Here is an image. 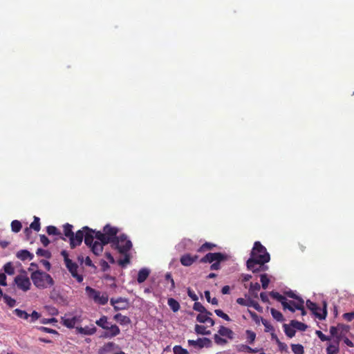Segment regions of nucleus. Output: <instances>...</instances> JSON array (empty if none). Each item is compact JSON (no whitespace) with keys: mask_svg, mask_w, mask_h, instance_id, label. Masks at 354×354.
<instances>
[{"mask_svg":"<svg viewBox=\"0 0 354 354\" xmlns=\"http://www.w3.org/2000/svg\"><path fill=\"white\" fill-rule=\"evenodd\" d=\"M270 261V256L266 248L259 241L254 244L250 258L247 261V268L254 273L266 271L268 267L265 266Z\"/></svg>","mask_w":354,"mask_h":354,"instance_id":"1","label":"nucleus"},{"mask_svg":"<svg viewBox=\"0 0 354 354\" xmlns=\"http://www.w3.org/2000/svg\"><path fill=\"white\" fill-rule=\"evenodd\" d=\"M228 255L224 253L215 252L207 253L202 257L199 262L201 263H212L210 266L211 270H218L221 268V263L228 260Z\"/></svg>","mask_w":354,"mask_h":354,"instance_id":"2","label":"nucleus"},{"mask_svg":"<svg viewBox=\"0 0 354 354\" xmlns=\"http://www.w3.org/2000/svg\"><path fill=\"white\" fill-rule=\"evenodd\" d=\"M30 278L34 285L40 289H45L54 285V280L52 277L41 270H35L32 272Z\"/></svg>","mask_w":354,"mask_h":354,"instance_id":"3","label":"nucleus"},{"mask_svg":"<svg viewBox=\"0 0 354 354\" xmlns=\"http://www.w3.org/2000/svg\"><path fill=\"white\" fill-rule=\"evenodd\" d=\"M111 248L118 250L121 254H126L131 249L132 243L131 241L128 240L127 235L122 234L111 243Z\"/></svg>","mask_w":354,"mask_h":354,"instance_id":"4","label":"nucleus"},{"mask_svg":"<svg viewBox=\"0 0 354 354\" xmlns=\"http://www.w3.org/2000/svg\"><path fill=\"white\" fill-rule=\"evenodd\" d=\"M85 291L88 297L93 299L96 304L105 305L108 302L109 297L106 292L101 293L100 291L90 286H86Z\"/></svg>","mask_w":354,"mask_h":354,"instance_id":"5","label":"nucleus"},{"mask_svg":"<svg viewBox=\"0 0 354 354\" xmlns=\"http://www.w3.org/2000/svg\"><path fill=\"white\" fill-rule=\"evenodd\" d=\"M270 295L274 299L281 302L283 306V310H289L292 313L295 312L297 308H295V305L297 304V301L288 300L286 296L281 295L278 292L272 291L270 292Z\"/></svg>","mask_w":354,"mask_h":354,"instance_id":"6","label":"nucleus"},{"mask_svg":"<svg viewBox=\"0 0 354 354\" xmlns=\"http://www.w3.org/2000/svg\"><path fill=\"white\" fill-rule=\"evenodd\" d=\"M306 307L312 312V313L319 319H324L326 318L327 315L326 302H324L322 313L319 312L321 310L320 308L315 302H313L309 299L306 300Z\"/></svg>","mask_w":354,"mask_h":354,"instance_id":"7","label":"nucleus"},{"mask_svg":"<svg viewBox=\"0 0 354 354\" xmlns=\"http://www.w3.org/2000/svg\"><path fill=\"white\" fill-rule=\"evenodd\" d=\"M110 304L116 311L125 310L129 307L128 299L123 297H118L117 299L111 298Z\"/></svg>","mask_w":354,"mask_h":354,"instance_id":"8","label":"nucleus"},{"mask_svg":"<svg viewBox=\"0 0 354 354\" xmlns=\"http://www.w3.org/2000/svg\"><path fill=\"white\" fill-rule=\"evenodd\" d=\"M103 232L105 234L106 239H109V243L111 244L118 237L117 236L118 228L111 226L109 224H106L104 226Z\"/></svg>","mask_w":354,"mask_h":354,"instance_id":"9","label":"nucleus"},{"mask_svg":"<svg viewBox=\"0 0 354 354\" xmlns=\"http://www.w3.org/2000/svg\"><path fill=\"white\" fill-rule=\"evenodd\" d=\"M66 266L72 277L77 281L79 283H82L84 281V276L78 273V265L73 261H68V263L66 264Z\"/></svg>","mask_w":354,"mask_h":354,"instance_id":"10","label":"nucleus"},{"mask_svg":"<svg viewBox=\"0 0 354 354\" xmlns=\"http://www.w3.org/2000/svg\"><path fill=\"white\" fill-rule=\"evenodd\" d=\"M188 345L194 346V348H209L212 345V342L207 337H202L196 339V340H188Z\"/></svg>","mask_w":354,"mask_h":354,"instance_id":"11","label":"nucleus"},{"mask_svg":"<svg viewBox=\"0 0 354 354\" xmlns=\"http://www.w3.org/2000/svg\"><path fill=\"white\" fill-rule=\"evenodd\" d=\"M70 245L72 249L81 245L84 240V230L82 228L79 230L75 234L73 232V236L69 238Z\"/></svg>","mask_w":354,"mask_h":354,"instance_id":"12","label":"nucleus"},{"mask_svg":"<svg viewBox=\"0 0 354 354\" xmlns=\"http://www.w3.org/2000/svg\"><path fill=\"white\" fill-rule=\"evenodd\" d=\"M236 303L241 306L253 307L259 312H262L263 310L262 307L259 304V303L251 299H245L244 298L239 297L236 299Z\"/></svg>","mask_w":354,"mask_h":354,"instance_id":"13","label":"nucleus"},{"mask_svg":"<svg viewBox=\"0 0 354 354\" xmlns=\"http://www.w3.org/2000/svg\"><path fill=\"white\" fill-rule=\"evenodd\" d=\"M84 244L87 246H91V245L94 243L93 240L95 239L94 230H91V228H88V226H84Z\"/></svg>","mask_w":354,"mask_h":354,"instance_id":"14","label":"nucleus"},{"mask_svg":"<svg viewBox=\"0 0 354 354\" xmlns=\"http://www.w3.org/2000/svg\"><path fill=\"white\" fill-rule=\"evenodd\" d=\"M62 324L69 328H73L75 327L77 323L80 322V317L78 316H68L66 315L64 317H62Z\"/></svg>","mask_w":354,"mask_h":354,"instance_id":"15","label":"nucleus"},{"mask_svg":"<svg viewBox=\"0 0 354 354\" xmlns=\"http://www.w3.org/2000/svg\"><path fill=\"white\" fill-rule=\"evenodd\" d=\"M120 333V328L116 324H109L108 328L105 329L102 336L104 337L111 338Z\"/></svg>","mask_w":354,"mask_h":354,"instance_id":"16","label":"nucleus"},{"mask_svg":"<svg viewBox=\"0 0 354 354\" xmlns=\"http://www.w3.org/2000/svg\"><path fill=\"white\" fill-rule=\"evenodd\" d=\"M198 259L197 255H191L185 254L180 257V261L181 264L185 267L191 266Z\"/></svg>","mask_w":354,"mask_h":354,"instance_id":"17","label":"nucleus"},{"mask_svg":"<svg viewBox=\"0 0 354 354\" xmlns=\"http://www.w3.org/2000/svg\"><path fill=\"white\" fill-rule=\"evenodd\" d=\"M30 229L35 232H39L41 229V223L39 217L35 216L33 221L30 223L29 228H25L24 233L28 237L30 233Z\"/></svg>","mask_w":354,"mask_h":354,"instance_id":"18","label":"nucleus"},{"mask_svg":"<svg viewBox=\"0 0 354 354\" xmlns=\"http://www.w3.org/2000/svg\"><path fill=\"white\" fill-rule=\"evenodd\" d=\"M114 348H118V346L113 342H108L98 348L97 354H109L113 352Z\"/></svg>","mask_w":354,"mask_h":354,"instance_id":"19","label":"nucleus"},{"mask_svg":"<svg viewBox=\"0 0 354 354\" xmlns=\"http://www.w3.org/2000/svg\"><path fill=\"white\" fill-rule=\"evenodd\" d=\"M96 332V328L91 325V326H76V333L83 334V335H93Z\"/></svg>","mask_w":354,"mask_h":354,"instance_id":"20","label":"nucleus"},{"mask_svg":"<svg viewBox=\"0 0 354 354\" xmlns=\"http://www.w3.org/2000/svg\"><path fill=\"white\" fill-rule=\"evenodd\" d=\"M106 244H102V243L98 242L97 241H94V243L89 246L91 251L95 256H99L103 250V246Z\"/></svg>","mask_w":354,"mask_h":354,"instance_id":"21","label":"nucleus"},{"mask_svg":"<svg viewBox=\"0 0 354 354\" xmlns=\"http://www.w3.org/2000/svg\"><path fill=\"white\" fill-rule=\"evenodd\" d=\"M337 326L339 335H337V340L341 341V339L346 336V333L349 331L350 326L344 324H338Z\"/></svg>","mask_w":354,"mask_h":354,"instance_id":"22","label":"nucleus"},{"mask_svg":"<svg viewBox=\"0 0 354 354\" xmlns=\"http://www.w3.org/2000/svg\"><path fill=\"white\" fill-rule=\"evenodd\" d=\"M218 333L221 336L228 337L229 339H233L234 338V332L230 328L225 327L224 326H220Z\"/></svg>","mask_w":354,"mask_h":354,"instance_id":"23","label":"nucleus"},{"mask_svg":"<svg viewBox=\"0 0 354 354\" xmlns=\"http://www.w3.org/2000/svg\"><path fill=\"white\" fill-rule=\"evenodd\" d=\"M339 340H334L333 344H330V343L328 344L326 348V354H337L339 351Z\"/></svg>","mask_w":354,"mask_h":354,"instance_id":"24","label":"nucleus"},{"mask_svg":"<svg viewBox=\"0 0 354 354\" xmlns=\"http://www.w3.org/2000/svg\"><path fill=\"white\" fill-rule=\"evenodd\" d=\"M113 319L121 325H127L131 323V319L128 316L123 315L121 313H117L113 316Z\"/></svg>","mask_w":354,"mask_h":354,"instance_id":"25","label":"nucleus"},{"mask_svg":"<svg viewBox=\"0 0 354 354\" xmlns=\"http://www.w3.org/2000/svg\"><path fill=\"white\" fill-rule=\"evenodd\" d=\"M150 274V272L147 268H142L139 270L137 277V281L139 283H143L145 281L147 280L149 275Z\"/></svg>","mask_w":354,"mask_h":354,"instance_id":"26","label":"nucleus"},{"mask_svg":"<svg viewBox=\"0 0 354 354\" xmlns=\"http://www.w3.org/2000/svg\"><path fill=\"white\" fill-rule=\"evenodd\" d=\"M20 263L17 262L16 263V266L13 264L12 262H8L3 266V270L4 272L8 274V275H13L15 274V268L17 265H19Z\"/></svg>","mask_w":354,"mask_h":354,"instance_id":"27","label":"nucleus"},{"mask_svg":"<svg viewBox=\"0 0 354 354\" xmlns=\"http://www.w3.org/2000/svg\"><path fill=\"white\" fill-rule=\"evenodd\" d=\"M94 237L97 241L102 243V244H109V240L106 239L104 231H95Z\"/></svg>","mask_w":354,"mask_h":354,"instance_id":"28","label":"nucleus"},{"mask_svg":"<svg viewBox=\"0 0 354 354\" xmlns=\"http://www.w3.org/2000/svg\"><path fill=\"white\" fill-rule=\"evenodd\" d=\"M46 232L49 236H60L61 239L63 240H66L64 238L62 237L61 232L57 229V227L55 225H48L46 227Z\"/></svg>","mask_w":354,"mask_h":354,"instance_id":"29","label":"nucleus"},{"mask_svg":"<svg viewBox=\"0 0 354 354\" xmlns=\"http://www.w3.org/2000/svg\"><path fill=\"white\" fill-rule=\"evenodd\" d=\"M95 324L104 330L108 328L110 324L106 315H102L99 319H97Z\"/></svg>","mask_w":354,"mask_h":354,"instance_id":"30","label":"nucleus"},{"mask_svg":"<svg viewBox=\"0 0 354 354\" xmlns=\"http://www.w3.org/2000/svg\"><path fill=\"white\" fill-rule=\"evenodd\" d=\"M216 247V245L215 244L206 242L197 250V252L200 253H203L207 251H211L214 250Z\"/></svg>","mask_w":354,"mask_h":354,"instance_id":"31","label":"nucleus"},{"mask_svg":"<svg viewBox=\"0 0 354 354\" xmlns=\"http://www.w3.org/2000/svg\"><path fill=\"white\" fill-rule=\"evenodd\" d=\"M167 303H168V305L169 306V307L171 308V309L175 313L178 311L180 308V303L176 299H175L174 298H169L168 299Z\"/></svg>","mask_w":354,"mask_h":354,"instance_id":"32","label":"nucleus"},{"mask_svg":"<svg viewBox=\"0 0 354 354\" xmlns=\"http://www.w3.org/2000/svg\"><path fill=\"white\" fill-rule=\"evenodd\" d=\"M238 351L239 352L249 353H256L258 352L257 348H252L250 346H246V344H240L238 347Z\"/></svg>","mask_w":354,"mask_h":354,"instance_id":"33","label":"nucleus"},{"mask_svg":"<svg viewBox=\"0 0 354 354\" xmlns=\"http://www.w3.org/2000/svg\"><path fill=\"white\" fill-rule=\"evenodd\" d=\"M194 310L199 312V314L207 313L212 315L211 312L206 310V308L200 302L198 301H195L194 303Z\"/></svg>","mask_w":354,"mask_h":354,"instance_id":"34","label":"nucleus"},{"mask_svg":"<svg viewBox=\"0 0 354 354\" xmlns=\"http://www.w3.org/2000/svg\"><path fill=\"white\" fill-rule=\"evenodd\" d=\"M261 289V286L258 282L251 283L250 286L249 292L254 295V297H258V291Z\"/></svg>","mask_w":354,"mask_h":354,"instance_id":"35","label":"nucleus"},{"mask_svg":"<svg viewBox=\"0 0 354 354\" xmlns=\"http://www.w3.org/2000/svg\"><path fill=\"white\" fill-rule=\"evenodd\" d=\"M290 324L293 328H295L299 330L304 331L307 328L306 324H304L301 322L297 321V320H292Z\"/></svg>","mask_w":354,"mask_h":354,"instance_id":"36","label":"nucleus"},{"mask_svg":"<svg viewBox=\"0 0 354 354\" xmlns=\"http://www.w3.org/2000/svg\"><path fill=\"white\" fill-rule=\"evenodd\" d=\"M194 330L196 333L201 335H209L210 330H207L206 327L203 325L196 324L194 326Z\"/></svg>","mask_w":354,"mask_h":354,"instance_id":"37","label":"nucleus"},{"mask_svg":"<svg viewBox=\"0 0 354 354\" xmlns=\"http://www.w3.org/2000/svg\"><path fill=\"white\" fill-rule=\"evenodd\" d=\"M73 225L68 223L64 225V234L66 237L70 239L73 236Z\"/></svg>","mask_w":354,"mask_h":354,"instance_id":"38","label":"nucleus"},{"mask_svg":"<svg viewBox=\"0 0 354 354\" xmlns=\"http://www.w3.org/2000/svg\"><path fill=\"white\" fill-rule=\"evenodd\" d=\"M270 312H271L272 317L277 321L282 322L284 320V317L280 311L277 310L275 308H272L270 310Z\"/></svg>","mask_w":354,"mask_h":354,"instance_id":"39","label":"nucleus"},{"mask_svg":"<svg viewBox=\"0 0 354 354\" xmlns=\"http://www.w3.org/2000/svg\"><path fill=\"white\" fill-rule=\"evenodd\" d=\"M284 331L289 337H292L295 335V328L290 326L287 324H283Z\"/></svg>","mask_w":354,"mask_h":354,"instance_id":"40","label":"nucleus"},{"mask_svg":"<svg viewBox=\"0 0 354 354\" xmlns=\"http://www.w3.org/2000/svg\"><path fill=\"white\" fill-rule=\"evenodd\" d=\"M247 335V342L249 344H252L254 342L256 339V333L252 330H246L245 331Z\"/></svg>","mask_w":354,"mask_h":354,"instance_id":"41","label":"nucleus"},{"mask_svg":"<svg viewBox=\"0 0 354 354\" xmlns=\"http://www.w3.org/2000/svg\"><path fill=\"white\" fill-rule=\"evenodd\" d=\"M293 354H304V347L301 344H291Z\"/></svg>","mask_w":354,"mask_h":354,"instance_id":"42","label":"nucleus"},{"mask_svg":"<svg viewBox=\"0 0 354 354\" xmlns=\"http://www.w3.org/2000/svg\"><path fill=\"white\" fill-rule=\"evenodd\" d=\"M262 288L266 289L270 283V279L266 274H263L260 276Z\"/></svg>","mask_w":354,"mask_h":354,"instance_id":"43","label":"nucleus"},{"mask_svg":"<svg viewBox=\"0 0 354 354\" xmlns=\"http://www.w3.org/2000/svg\"><path fill=\"white\" fill-rule=\"evenodd\" d=\"M22 227L21 223L17 220H15L11 223L12 230L14 232H19Z\"/></svg>","mask_w":354,"mask_h":354,"instance_id":"44","label":"nucleus"},{"mask_svg":"<svg viewBox=\"0 0 354 354\" xmlns=\"http://www.w3.org/2000/svg\"><path fill=\"white\" fill-rule=\"evenodd\" d=\"M204 295L207 302L211 303L213 305L218 304V300L216 298L214 297L212 299V297H210V292L209 290H205L204 292Z\"/></svg>","mask_w":354,"mask_h":354,"instance_id":"45","label":"nucleus"},{"mask_svg":"<svg viewBox=\"0 0 354 354\" xmlns=\"http://www.w3.org/2000/svg\"><path fill=\"white\" fill-rule=\"evenodd\" d=\"M221 335L218 334H214V342L216 343L218 345H225V344H227V340L223 339V337H221Z\"/></svg>","mask_w":354,"mask_h":354,"instance_id":"46","label":"nucleus"},{"mask_svg":"<svg viewBox=\"0 0 354 354\" xmlns=\"http://www.w3.org/2000/svg\"><path fill=\"white\" fill-rule=\"evenodd\" d=\"M3 300H4V302L6 303V304L11 308L14 307L15 306L16 301L14 299L11 298L8 295L5 294L3 295Z\"/></svg>","mask_w":354,"mask_h":354,"instance_id":"47","label":"nucleus"},{"mask_svg":"<svg viewBox=\"0 0 354 354\" xmlns=\"http://www.w3.org/2000/svg\"><path fill=\"white\" fill-rule=\"evenodd\" d=\"M261 322L265 326L266 332H271L272 330H274V326L267 319L261 318Z\"/></svg>","mask_w":354,"mask_h":354,"instance_id":"48","label":"nucleus"},{"mask_svg":"<svg viewBox=\"0 0 354 354\" xmlns=\"http://www.w3.org/2000/svg\"><path fill=\"white\" fill-rule=\"evenodd\" d=\"M36 254L39 257H44L46 259H49L51 257V254L49 251L41 248L37 250Z\"/></svg>","mask_w":354,"mask_h":354,"instance_id":"49","label":"nucleus"},{"mask_svg":"<svg viewBox=\"0 0 354 354\" xmlns=\"http://www.w3.org/2000/svg\"><path fill=\"white\" fill-rule=\"evenodd\" d=\"M210 315H211L207 313L198 314L196 319V321L200 323H205Z\"/></svg>","mask_w":354,"mask_h":354,"instance_id":"50","label":"nucleus"},{"mask_svg":"<svg viewBox=\"0 0 354 354\" xmlns=\"http://www.w3.org/2000/svg\"><path fill=\"white\" fill-rule=\"evenodd\" d=\"M285 295L288 297L295 299L297 302H299V300L301 299H304L302 297L295 294L292 290L285 292Z\"/></svg>","mask_w":354,"mask_h":354,"instance_id":"51","label":"nucleus"},{"mask_svg":"<svg viewBox=\"0 0 354 354\" xmlns=\"http://www.w3.org/2000/svg\"><path fill=\"white\" fill-rule=\"evenodd\" d=\"M174 354H189V351L186 348H183L182 346H174Z\"/></svg>","mask_w":354,"mask_h":354,"instance_id":"52","label":"nucleus"},{"mask_svg":"<svg viewBox=\"0 0 354 354\" xmlns=\"http://www.w3.org/2000/svg\"><path fill=\"white\" fill-rule=\"evenodd\" d=\"M304 299H300L299 300V302H297V304L295 305V308H297V310L301 311V315H305L306 314V311L304 309Z\"/></svg>","mask_w":354,"mask_h":354,"instance_id":"53","label":"nucleus"},{"mask_svg":"<svg viewBox=\"0 0 354 354\" xmlns=\"http://www.w3.org/2000/svg\"><path fill=\"white\" fill-rule=\"evenodd\" d=\"M215 314L226 321H230V317L221 309L214 310Z\"/></svg>","mask_w":354,"mask_h":354,"instance_id":"54","label":"nucleus"},{"mask_svg":"<svg viewBox=\"0 0 354 354\" xmlns=\"http://www.w3.org/2000/svg\"><path fill=\"white\" fill-rule=\"evenodd\" d=\"M19 272L20 274L15 278V282L20 289H22V269L19 270Z\"/></svg>","mask_w":354,"mask_h":354,"instance_id":"55","label":"nucleus"},{"mask_svg":"<svg viewBox=\"0 0 354 354\" xmlns=\"http://www.w3.org/2000/svg\"><path fill=\"white\" fill-rule=\"evenodd\" d=\"M123 255L124 256V259H120L118 261V264L122 267H124L127 264L130 263V257L129 253Z\"/></svg>","mask_w":354,"mask_h":354,"instance_id":"56","label":"nucleus"},{"mask_svg":"<svg viewBox=\"0 0 354 354\" xmlns=\"http://www.w3.org/2000/svg\"><path fill=\"white\" fill-rule=\"evenodd\" d=\"M250 317H252V319L257 323V324H259L260 322V319L261 320V318L262 317H260L254 311H252L250 310H248Z\"/></svg>","mask_w":354,"mask_h":354,"instance_id":"57","label":"nucleus"},{"mask_svg":"<svg viewBox=\"0 0 354 354\" xmlns=\"http://www.w3.org/2000/svg\"><path fill=\"white\" fill-rule=\"evenodd\" d=\"M165 279L171 283L170 290H174L176 288V284L171 274L169 272L167 273L165 275Z\"/></svg>","mask_w":354,"mask_h":354,"instance_id":"58","label":"nucleus"},{"mask_svg":"<svg viewBox=\"0 0 354 354\" xmlns=\"http://www.w3.org/2000/svg\"><path fill=\"white\" fill-rule=\"evenodd\" d=\"M315 334L322 341H330V337L324 335L321 330H317Z\"/></svg>","mask_w":354,"mask_h":354,"instance_id":"59","label":"nucleus"},{"mask_svg":"<svg viewBox=\"0 0 354 354\" xmlns=\"http://www.w3.org/2000/svg\"><path fill=\"white\" fill-rule=\"evenodd\" d=\"M39 329L41 331H43V332H46V333H53V334H57V335L59 334L58 331L56 330L55 329H53V328H48V327H46V326H40L39 328Z\"/></svg>","mask_w":354,"mask_h":354,"instance_id":"60","label":"nucleus"},{"mask_svg":"<svg viewBox=\"0 0 354 354\" xmlns=\"http://www.w3.org/2000/svg\"><path fill=\"white\" fill-rule=\"evenodd\" d=\"M31 283L28 277L24 275V291H26L30 289Z\"/></svg>","mask_w":354,"mask_h":354,"instance_id":"61","label":"nucleus"},{"mask_svg":"<svg viewBox=\"0 0 354 354\" xmlns=\"http://www.w3.org/2000/svg\"><path fill=\"white\" fill-rule=\"evenodd\" d=\"M330 333L332 336L335 337V339H337V335H339L338 326L337 325L336 326H331L330 327Z\"/></svg>","mask_w":354,"mask_h":354,"instance_id":"62","label":"nucleus"},{"mask_svg":"<svg viewBox=\"0 0 354 354\" xmlns=\"http://www.w3.org/2000/svg\"><path fill=\"white\" fill-rule=\"evenodd\" d=\"M343 317L348 322L352 321L354 319V311L344 313Z\"/></svg>","mask_w":354,"mask_h":354,"instance_id":"63","label":"nucleus"},{"mask_svg":"<svg viewBox=\"0 0 354 354\" xmlns=\"http://www.w3.org/2000/svg\"><path fill=\"white\" fill-rule=\"evenodd\" d=\"M40 241L44 247H47L50 244V241L48 239V236L45 235H40Z\"/></svg>","mask_w":354,"mask_h":354,"instance_id":"64","label":"nucleus"}]
</instances>
